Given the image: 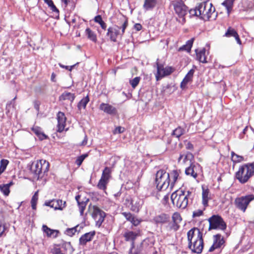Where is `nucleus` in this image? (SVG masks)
Here are the masks:
<instances>
[{"label": "nucleus", "mask_w": 254, "mask_h": 254, "mask_svg": "<svg viewBox=\"0 0 254 254\" xmlns=\"http://www.w3.org/2000/svg\"><path fill=\"white\" fill-rule=\"evenodd\" d=\"M94 235V232H90L84 234L79 239L80 244L82 245H85L87 242L92 240Z\"/></svg>", "instance_id": "5701e85b"}, {"label": "nucleus", "mask_w": 254, "mask_h": 254, "mask_svg": "<svg viewBox=\"0 0 254 254\" xmlns=\"http://www.w3.org/2000/svg\"><path fill=\"white\" fill-rule=\"evenodd\" d=\"M94 21L95 22L99 23L102 29H106V24L102 20V18L101 15H98L95 17Z\"/></svg>", "instance_id": "37998d69"}, {"label": "nucleus", "mask_w": 254, "mask_h": 254, "mask_svg": "<svg viewBox=\"0 0 254 254\" xmlns=\"http://www.w3.org/2000/svg\"><path fill=\"white\" fill-rule=\"evenodd\" d=\"M91 216L95 221L96 226L100 227L104 221L106 213L100 208L95 205H90Z\"/></svg>", "instance_id": "0eeeda50"}, {"label": "nucleus", "mask_w": 254, "mask_h": 254, "mask_svg": "<svg viewBox=\"0 0 254 254\" xmlns=\"http://www.w3.org/2000/svg\"><path fill=\"white\" fill-rule=\"evenodd\" d=\"M203 214V211L200 209L196 210L193 212L192 217L193 218L199 217L202 215Z\"/></svg>", "instance_id": "864d4df0"}, {"label": "nucleus", "mask_w": 254, "mask_h": 254, "mask_svg": "<svg viewBox=\"0 0 254 254\" xmlns=\"http://www.w3.org/2000/svg\"><path fill=\"white\" fill-rule=\"evenodd\" d=\"M59 65L61 67L65 68L69 71H71V70L73 69V67L75 66V65H73L71 66L64 65L61 63H59Z\"/></svg>", "instance_id": "4d7b16f0"}, {"label": "nucleus", "mask_w": 254, "mask_h": 254, "mask_svg": "<svg viewBox=\"0 0 254 254\" xmlns=\"http://www.w3.org/2000/svg\"><path fill=\"white\" fill-rule=\"evenodd\" d=\"M99 109L109 115H116L117 113L115 107L107 103H101L100 105Z\"/></svg>", "instance_id": "2eb2a0df"}, {"label": "nucleus", "mask_w": 254, "mask_h": 254, "mask_svg": "<svg viewBox=\"0 0 254 254\" xmlns=\"http://www.w3.org/2000/svg\"><path fill=\"white\" fill-rule=\"evenodd\" d=\"M53 254H64L63 253H62L61 250L59 249H56V250H55L53 252Z\"/></svg>", "instance_id": "69168bd1"}, {"label": "nucleus", "mask_w": 254, "mask_h": 254, "mask_svg": "<svg viewBox=\"0 0 254 254\" xmlns=\"http://www.w3.org/2000/svg\"><path fill=\"white\" fill-rule=\"evenodd\" d=\"M191 194V192L180 189L172 193L171 199L174 206L177 208L184 209L188 205L189 198Z\"/></svg>", "instance_id": "f03ea898"}, {"label": "nucleus", "mask_w": 254, "mask_h": 254, "mask_svg": "<svg viewBox=\"0 0 254 254\" xmlns=\"http://www.w3.org/2000/svg\"><path fill=\"white\" fill-rule=\"evenodd\" d=\"M87 140H88L87 136L86 135H85L84 138L83 140L82 141V142L81 143L80 145L82 146L86 145L87 143Z\"/></svg>", "instance_id": "0e129e2a"}, {"label": "nucleus", "mask_w": 254, "mask_h": 254, "mask_svg": "<svg viewBox=\"0 0 254 254\" xmlns=\"http://www.w3.org/2000/svg\"><path fill=\"white\" fill-rule=\"evenodd\" d=\"M125 131V128L122 127H118L114 130V133H121Z\"/></svg>", "instance_id": "6e6d98bb"}, {"label": "nucleus", "mask_w": 254, "mask_h": 254, "mask_svg": "<svg viewBox=\"0 0 254 254\" xmlns=\"http://www.w3.org/2000/svg\"><path fill=\"white\" fill-rule=\"evenodd\" d=\"M75 95L73 93L65 91L60 96V101L68 100L72 103L75 99Z\"/></svg>", "instance_id": "bb28decb"}, {"label": "nucleus", "mask_w": 254, "mask_h": 254, "mask_svg": "<svg viewBox=\"0 0 254 254\" xmlns=\"http://www.w3.org/2000/svg\"><path fill=\"white\" fill-rule=\"evenodd\" d=\"M193 159V155L192 153L187 152L186 154H181L178 158V162H181L182 161V163L188 164L189 165L190 163H193L192 160Z\"/></svg>", "instance_id": "f3484780"}, {"label": "nucleus", "mask_w": 254, "mask_h": 254, "mask_svg": "<svg viewBox=\"0 0 254 254\" xmlns=\"http://www.w3.org/2000/svg\"><path fill=\"white\" fill-rule=\"evenodd\" d=\"M80 195H77L75 196V199L78 203V205L79 206V209L80 214L83 215V212L85 210V208L86 207V204H87V201H88V199H87L85 201H80Z\"/></svg>", "instance_id": "c756f323"}, {"label": "nucleus", "mask_w": 254, "mask_h": 254, "mask_svg": "<svg viewBox=\"0 0 254 254\" xmlns=\"http://www.w3.org/2000/svg\"><path fill=\"white\" fill-rule=\"evenodd\" d=\"M85 33L87 35L88 38L90 40L94 42H96L97 41L96 35L90 28H87L85 30Z\"/></svg>", "instance_id": "e433bc0d"}, {"label": "nucleus", "mask_w": 254, "mask_h": 254, "mask_svg": "<svg viewBox=\"0 0 254 254\" xmlns=\"http://www.w3.org/2000/svg\"><path fill=\"white\" fill-rule=\"evenodd\" d=\"M169 218L170 217L168 215L162 213L155 216L153 219V221L156 224H162L167 223L169 220Z\"/></svg>", "instance_id": "6ab92c4d"}, {"label": "nucleus", "mask_w": 254, "mask_h": 254, "mask_svg": "<svg viewBox=\"0 0 254 254\" xmlns=\"http://www.w3.org/2000/svg\"><path fill=\"white\" fill-rule=\"evenodd\" d=\"M231 158L232 161L234 163H239L244 160V157L242 156L239 155L233 151L231 152Z\"/></svg>", "instance_id": "a19ab883"}, {"label": "nucleus", "mask_w": 254, "mask_h": 254, "mask_svg": "<svg viewBox=\"0 0 254 254\" xmlns=\"http://www.w3.org/2000/svg\"><path fill=\"white\" fill-rule=\"evenodd\" d=\"M189 248L192 252L200 254L203 248L202 233L199 229L193 228L187 233Z\"/></svg>", "instance_id": "f257e3e1"}, {"label": "nucleus", "mask_w": 254, "mask_h": 254, "mask_svg": "<svg viewBox=\"0 0 254 254\" xmlns=\"http://www.w3.org/2000/svg\"><path fill=\"white\" fill-rule=\"evenodd\" d=\"M253 200H254V195L253 194L243 196L235 199V204L237 208L244 212L250 202Z\"/></svg>", "instance_id": "1a4fd4ad"}, {"label": "nucleus", "mask_w": 254, "mask_h": 254, "mask_svg": "<svg viewBox=\"0 0 254 254\" xmlns=\"http://www.w3.org/2000/svg\"><path fill=\"white\" fill-rule=\"evenodd\" d=\"M194 72V70L191 69L186 74L180 85L181 88L182 89L186 88L188 83L192 81Z\"/></svg>", "instance_id": "412c9836"}, {"label": "nucleus", "mask_w": 254, "mask_h": 254, "mask_svg": "<svg viewBox=\"0 0 254 254\" xmlns=\"http://www.w3.org/2000/svg\"><path fill=\"white\" fill-rule=\"evenodd\" d=\"M13 184L12 182H10L7 184H3L0 185V190L3 193V194L7 196L9 193V187Z\"/></svg>", "instance_id": "f704fd0d"}, {"label": "nucleus", "mask_w": 254, "mask_h": 254, "mask_svg": "<svg viewBox=\"0 0 254 254\" xmlns=\"http://www.w3.org/2000/svg\"><path fill=\"white\" fill-rule=\"evenodd\" d=\"M141 251L140 248L135 249L134 247V244L132 243L131 248L130 249L129 254H139Z\"/></svg>", "instance_id": "8fccbe9b"}, {"label": "nucleus", "mask_w": 254, "mask_h": 254, "mask_svg": "<svg viewBox=\"0 0 254 254\" xmlns=\"http://www.w3.org/2000/svg\"><path fill=\"white\" fill-rule=\"evenodd\" d=\"M49 168V162L45 160H40L33 162L28 170L35 178L39 179L42 173L48 172Z\"/></svg>", "instance_id": "20e7f679"}, {"label": "nucleus", "mask_w": 254, "mask_h": 254, "mask_svg": "<svg viewBox=\"0 0 254 254\" xmlns=\"http://www.w3.org/2000/svg\"><path fill=\"white\" fill-rule=\"evenodd\" d=\"M111 169L110 168L106 167L103 171L101 178L109 181L110 179L111 178Z\"/></svg>", "instance_id": "473e14b6"}, {"label": "nucleus", "mask_w": 254, "mask_h": 254, "mask_svg": "<svg viewBox=\"0 0 254 254\" xmlns=\"http://www.w3.org/2000/svg\"><path fill=\"white\" fill-rule=\"evenodd\" d=\"M185 133V129L181 127H177L173 131L172 135L177 138H179L181 135Z\"/></svg>", "instance_id": "58836bf2"}, {"label": "nucleus", "mask_w": 254, "mask_h": 254, "mask_svg": "<svg viewBox=\"0 0 254 254\" xmlns=\"http://www.w3.org/2000/svg\"><path fill=\"white\" fill-rule=\"evenodd\" d=\"M65 201H63L61 199H53L49 202H46L45 205L49 206L55 209L62 210L65 207Z\"/></svg>", "instance_id": "f8f14e48"}, {"label": "nucleus", "mask_w": 254, "mask_h": 254, "mask_svg": "<svg viewBox=\"0 0 254 254\" xmlns=\"http://www.w3.org/2000/svg\"><path fill=\"white\" fill-rule=\"evenodd\" d=\"M89 101V98L88 96H86L85 97L82 99L78 103L77 108L79 110H80L82 108L85 109L86 107L87 104Z\"/></svg>", "instance_id": "4c0bfd02"}, {"label": "nucleus", "mask_w": 254, "mask_h": 254, "mask_svg": "<svg viewBox=\"0 0 254 254\" xmlns=\"http://www.w3.org/2000/svg\"><path fill=\"white\" fill-rule=\"evenodd\" d=\"M254 173V163L241 166L236 173V177L242 184L246 183Z\"/></svg>", "instance_id": "7ed1b4c3"}, {"label": "nucleus", "mask_w": 254, "mask_h": 254, "mask_svg": "<svg viewBox=\"0 0 254 254\" xmlns=\"http://www.w3.org/2000/svg\"><path fill=\"white\" fill-rule=\"evenodd\" d=\"M18 176L20 178H26L28 176V172L24 169H22L19 171L18 173Z\"/></svg>", "instance_id": "3c124183"}, {"label": "nucleus", "mask_w": 254, "mask_h": 254, "mask_svg": "<svg viewBox=\"0 0 254 254\" xmlns=\"http://www.w3.org/2000/svg\"><path fill=\"white\" fill-rule=\"evenodd\" d=\"M157 3V0H144L143 5V9L146 10L153 9Z\"/></svg>", "instance_id": "b1692460"}, {"label": "nucleus", "mask_w": 254, "mask_h": 254, "mask_svg": "<svg viewBox=\"0 0 254 254\" xmlns=\"http://www.w3.org/2000/svg\"><path fill=\"white\" fill-rule=\"evenodd\" d=\"M190 166L186 168L185 170V173L187 175H190L194 178H196L197 176V174L196 171L197 167L199 166L197 163H190Z\"/></svg>", "instance_id": "aec40b11"}, {"label": "nucleus", "mask_w": 254, "mask_h": 254, "mask_svg": "<svg viewBox=\"0 0 254 254\" xmlns=\"http://www.w3.org/2000/svg\"><path fill=\"white\" fill-rule=\"evenodd\" d=\"M31 206H32V209H36L37 202H31Z\"/></svg>", "instance_id": "774afa93"}, {"label": "nucleus", "mask_w": 254, "mask_h": 254, "mask_svg": "<svg viewBox=\"0 0 254 254\" xmlns=\"http://www.w3.org/2000/svg\"><path fill=\"white\" fill-rule=\"evenodd\" d=\"M169 173L164 170H159L156 174L155 184L159 190H165L170 186Z\"/></svg>", "instance_id": "39448f33"}, {"label": "nucleus", "mask_w": 254, "mask_h": 254, "mask_svg": "<svg viewBox=\"0 0 254 254\" xmlns=\"http://www.w3.org/2000/svg\"><path fill=\"white\" fill-rule=\"evenodd\" d=\"M16 99V96L10 101L9 103L6 104V108L8 112H12L15 110V100Z\"/></svg>", "instance_id": "79ce46f5"}, {"label": "nucleus", "mask_w": 254, "mask_h": 254, "mask_svg": "<svg viewBox=\"0 0 254 254\" xmlns=\"http://www.w3.org/2000/svg\"><path fill=\"white\" fill-rule=\"evenodd\" d=\"M157 72L156 74V79L158 81L162 78L171 74L174 70L172 67H164L163 65L157 63Z\"/></svg>", "instance_id": "9d476101"}, {"label": "nucleus", "mask_w": 254, "mask_h": 254, "mask_svg": "<svg viewBox=\"0 0 254 254\" xmlns=\"http://www.w3.org/2000/svg\"><path fill=\"white\" fill-rule=\"evenodd\" d=\"M138 234L133 231H127L126 232L124 236L126 241H131L132 243H134V241L135 240Z\"/></svg>", "instance_id": "2f4dec72"}, {"label": "nucleus", "mask_w": 254, "mask_h": 254, "mask_svg": "<svg viewBox=\"0 0 254 254\" xmlns=\"http://www.w3.org/2000/svg\"><path fill=\"white\" fill-rule=\"evenodd\" d=\"M225 241L223 237L220 234L214 236L213 245L210 247L208 251L212 252L215 249H221L224 246Z\"/></svg>", "instance_id": "9b49d317"}, {"label": "nucleus", "mask_w": 254, "mask_h": 254, "mask_svg": "<svg viewBox=\"0 0 254 254\" xmlns=\"http://www.w3.org/2000/svg\"><path fill=\"white\" fill-rule=\"evenodd\" d=\"M38 199V191H36L31 199V202H37Z\"/></svg>", "instance_id": "680f3d73"}, {"label": "nucleus", "mask_w": 254, "mask_h": 254, "mask_svg": "<svg viewBox=\"0 0 254 254\" xmlns=\"http://www.w3.org/2000/svg\"><path fill=\"white\" fill-rule=\"evenodd\" d=\"M128 25V21L127 19H126L122 25V26H121V28L122 29V34L123 35L125 31V30L127 28V26Z\"/></svg>", "instance_id": "5fc2aeb1"}, {"label": "nucleus", "mask_w": 254, "mask_h": 254, "mask_svg": "<svg viewBox=\"0 0 254 254\" xmlns=\"http://www.w3.org/2000/svg\"><path fill=\"white\" fill-rule=\"evenodd\" d=\"M234 1L235 0H225L222 3V5H224L227 9V13L228 15H229L231 11L232 10Z\"/></svg>", "instance_id": "c9c22d12"}, {"label": "nucleus", "mask_w": 254, "mask_h": 254, "mask_svg": "<svg viewBox=\"0 0 254 254\" xmlns=\"http://www.w3.org/2000/svg\"><path fill=\"white\" fill-rule=\"evenodd\" d=\"M195 52L196 54L197 60L202 63H207L205 55L206 50L205 48L202 49L199 51H198V50H195Z\"/></svg>", "instance_id": "cd10ccee"}, {"label": "nucleus", "mask_w": 254, "mask_h": 254, "mask_svg": "<svg viewBox=\"0 0 254 254\" xmlns=\"http://www.w3.org/2000/svg\"><path fill=\"white\" fill-rule=\"evenodd\" d=\"M140 80V77H135L133 79L129 80V83L133 88H135L138 84Z\"/></svg>", "instance_id": "09e8293b"}, {"label": "nucleus", "mask_w": 254, "mask_h": 254, "mask_svg": "<svg viewBox=\"0 0 254 254\" xmlns=\"http://www.w3.org/2000/svg\"><path fill=\"white\" fill-rule=\"evenodd\" d=\"M224 36L226 37H233L235 38L237 43L240 45H242V41L239 37V35L237 32L231 27H229L225 33Z\"/></svg>", "instance_id": "dca6fc26"}, {"label": "nucleus", "mask_w": 254, "mask_h": 254, "mask_svg": "<svg viewBox=\"0 0 254 254\" xmlns=\"http://www.w3.org/2000/svg\"><path fill=\"white\" fill-rule=\"evenodd\" d=\"M5 230V225L2 223H0V237L2 236Z\"/></svg>", "instance_id": "052dcab7"}, {"label": "nucleus", "mask_w": 254, "mask_h": 254, "mask_svg": "<svg viewBox=\"0 0 254 254\" xmlns=\"http://www.w3.org/2000/svg\"><path fill=\"white\" fill-rule=\"evenodd\" d=\"M116 28L115 27H109L108 29V32L107 35L110 37V40L113 42H116L117 38L119 34V27Z\"/></svg>", "instance_id": "4be33fe9"}, {"label": "nucleus", "mask_w": 254, "mask_h": 254, "mask_svg": "<svg viewBox=\"0 0 254 254\" xmlns=\"http://www.w3.org/2000/svg\"><path fill=\"white\" fill-rule=\"evenodd\" d=\"M123 215L128 221H130L133 216L130 212H123Z\"/></svg>", "instance_id": "603ef678"}, {"label": "nucleus", "mask_w": 254, "mask_h": 254, "mask_svg": "<svg viewBox=\"0 0 254 254\" xmlns=\"http://www.w3.org/2000/svg\"><path fill=\"white\" fill-rule=\"evenodd\" d=\"M131 223L134 225V226H137L140 223V221L135 217H133L131 220L130 221Z\"/></svg>", "instance_id": "13d9d810"}, {"label": "nucleus", "mask_w": 254, "mask_h": 254, "mask_svg": "<svg viewBox=\"0 0 254 254\" xmlns=\"http://www.w3.org/2000/svg\"><path fill=\"white\" fill-rule=\"evenodd\" d=\"M108 183L109 181L101 178L97 184V188L100 190H105Z\"/></svg>", "instance_id": "ea45409f"}, {"label": "nucleus", "mask_w": 254, "mask_h": 254, "mask_svg": "<svg viewBox=\"0 0 254 254\" xmlns=\"http://www.w3.org/2000/svg\"><path fill=\"white\" fill-rule=\"evenodd\" d=\"M58 131L62 132L65 127L66 118L64 113L59 112L57 114Z\"/></svg>", "instance_id": "ddd939ff"}, {"label": "nucleus", "mask_w": 254, "mask_h": 254, "mask_svg": "<svg viewBox=\"0 0 254 254\" xmlns=\"http://www.w3.org/2000/svg\"><path fill=\"white\" fill-rule=\"evenodd\" d=\"M193 40L194 39L192 38L190 40H188L185 45L179 48V51H186L188 52H190L191 48L192 46Z\"/></svg>", "instance_id": "72a5a7b5"}, {"label": "nucleus", "mask_w": 254, "mask_h": 254, "mask_svg": "<svg viewBox=\"0 0 254 254\" xmlns=\"http://www.w3.org/2000/svg\"><path fill=\"white\" fill-rule=\"evenodd\" d=\"M142 200L137 196H134L130 200V209L134 212H138L142 205Z\"/></svg>", "instance_id": "4468645a"}, {"label": "nucleus", "mask_w": 254, "mask_h": 254, "mask_svg": "<svg viewBox=\"0 0 254 254\" xmlns=\"http://www.w3.org/2000/svg\"><path fill=\"white\" fill-rule=\"evenodd\" d=\"M88 156L87 153L82 154L79 156H78L76 161H75V164L79 167L83 162V160Z\"/></svg>", "instance_id": "49530a36"}, {"label": "nucleus", "mask_w": 254, "mask_h": 254, "mask_svg": "<svg viewBox=\"0 0 254 254\" xmlns=\"http://www.w3.org/2000/svg\"><path fill=\"white\" fill-rule=\"evenodd\" d=\"M209 223V230L211 229H220L224 230L226 228V224L222 217L218 215H214L208 219Z\"/></svg>", "instance_id": "6e6552de"}, {"label": "nucleus", "mask_w": 254, "mask_h": 254, "mask_svg": "<svg viewBox=\"0 0 254 254\" xmlns=\"http://www.w3.org/2000/svg\"><path fill=\"white\" fill-rule=\"evenodd\" d=\"M186 148L189 150H192L193 148V145L189 141H185Z\"/></svg>", "instance_id": "bf43d9fd"}, {"label": "nucleus", "mask_w": 254, "mask_h": 254, "mask_svg": "<svg viewBox=\"0 0 254 254\" xmlns=\"http://www.w3.org/2000/svg\"><path fill=\"white\" fill-rule=\"evenodd\" d=\"M78 227L79 226L77 225L73 228L67 229L65 231L66 234L69 236H72L77 231Z\"/></svg>", "instance_id": "de8ad7c7"}, {"label": "nucleus", "mask_w": 254, "mask_h": 254, "mask_svg": "<svg viewBox=\"0 0 254 254\" xmlns=\"http://www.w3.org/2000/svg\"><path fill=\"white\" fill-rule=\"evenodd\" d=\"M8 164V161L6 159H1L0 161V175L5 171Z\"/></svg>", "instance_id": "c03bdc74"}, {"label": "nucleus", "mask_w": 254, "mask_h": 254, "mask_svg": "<svg viewBox=\"0 0 254 254\" xmlns=\"http://www.w3.org/2000/svg\"><path fill=\"white\" fill-rule=\"evenodd\" d=\"M202 197L203 204L204 206H207L208 201L210 199V194L208 189H205L204 187H202Z\"/></svg>", "instance_id": "c85d7f7f"}, {"label": "nucleus", "mask_w": 254, "mask_h": 254, "mask_svg": "<svg viewBox=\"0 0 254 254\" xmlns=\"http://www.w3.org/2000/svg\"><path fill=\"white\" fill-rule=\"evenodd\" d=\"M55 78H56V74H55V73L53 72L51 75V80L53 82H56Z\"/></svg>", "instance_id": "338daca9"}, {"label": "nucleus", "mask_w": 254, "mask_h": 254, "mask_svg": "<svg viewBox=\"0 0 254 254\" xmlns=\"http://www.w3.org/2000/svg\"><path fill=\"white\" fill-rule=\"evenodd\" d=\"M42 230L48 237H53V238H56L57 237L59 233V231L58 230L51 229L46 225H43Z\"/></svg>", "instance_id": "393cba45"}, {"label": "nucleus", "mask_w": 254, "mask_h": 254, "mask_svg": "<svg viewBox=\"0 0 254 254\" xmlns=\"http://www.w3.org/2000/svg\"><path fill=\"white\" fill-rule=\"evenodd\" d=\"M32 131L39 137L40 140H43L47 138V136L43 132L41 127L34 126L32 128Z\"/></svg>", "instance_id": "7c9ffc66"}, {"label": "nucleus", "mask_w": 254, "mask_h": 254, "mask_svg": "<svg viewBox=\"0 0 254 254\" xmlns=\"http://www.w3.org/2000/svg\"><path fill=\"white\" fill-rule=\"evenodd\" d=\"M45 3L47 4L49 7H51V9L54 12H59V11L56 6L54 5L53 1L52 0H43Z\"/></svg>", "instance_id": "a18cd8bd"}, {"label": "nucleus", "mask_w": 254, "mask_h": 254, "mask_svg": "<svg viewBox=\"0 0 254 254\" xmlns=\"http://www.w3.org/2000/svg\"><path fill=\"white\" fill-rule=\"evenodd\" d=\"M181 173L180 170H175L172 171L170 174V188H172L175 185V183L181 179L180 174Z\"/></svg>", "instance_id": "a211bd4d"}, {"label": "nucleus", "mask_w": 254, "mask_h": 254, "mask_svg": "<svg viewBox=\"0 0 254 254\" xmlns=\"http://www.w3.org/2000/svg\"><path fill=\"white\" fill-rule=\"evenodd\" d=\"M172 220L174 222L173 229L174 230L177 231L179 228L178 224L182 221L181 215L178 212L174 213L172 216Z\"/></svg>", "instance_id": "a878e982"}, {"label": "nucleus", "mask_w": 254, "mask_h": 254, "mask_svg": "<svg viewBox=\"0 0 254 254\" xmlns=\"http://www.w3.org/2000/svg\"><path fill=\"white\" fill-rule=\"evenodd\" d=\"M171 5L173 6L176 13L180 18L179 22L184 23V16L187 14L188 8L182 0H172Z\"/></svg>", "instance_id": "423d86ee"}, {"label": "nucleus", "mask_w": 254, "mask_h": 254, "mask_svg": "<svg viewBox=\"0 0 254 254\" xmlns=\"http://www.w3.org/2000/svg\"><path fill=\"white\" fill-rule=\"evenodd\" d=\"M142 26L140 24L136 23L134 25V28L136 31H140L142 29Z\"/></svg>", "instance_id": "e2e57ef3"}]
</instances>
